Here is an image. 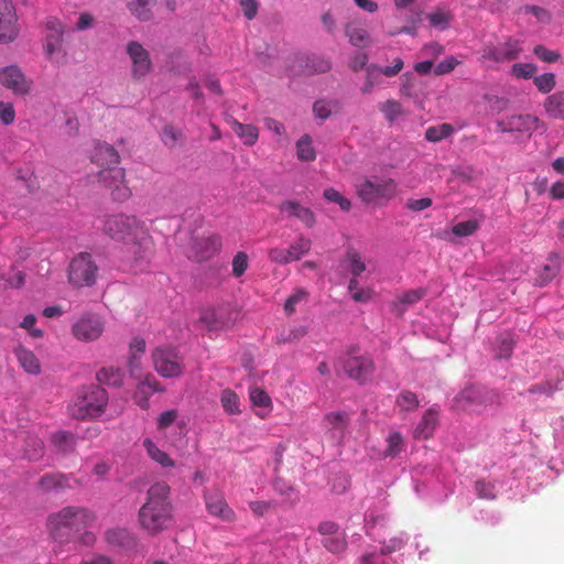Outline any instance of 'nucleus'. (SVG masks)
Here are the masks:
<instances>
[{
    "mask_svg": "<svg viewBox=\"0 0 564 564\" xmlns=\"http://www.w3.org/2000/svg\"><path fill=\"white\" fill-rule=\"evenodd\" d=\"M104 231L122 242L132 254L134 267H142L154 252V241L145 224L133 215L117 214L106 217Z\"/></svg>",
    "mask_w": 564,
    "mask_h": 564,
    "instance_id": "nucleus-1",
    "label": "nucleus"
},
{
    "mask_svg": "<svg viewBox=\"0 0 564 564\" xmlns=\"http://www.w3.org/2000/svg\"><path fill=\"white\" fill-rule=\"evenodd\" d=\"M95 521L96 514L88 508L67 506L48 514L45 527L53 541L65 544L83 530L93 527Z\"/></svg>",
    "mask_w": 564,
    "mask_h": 564,
    "instance_id": "nucleus-2",
    "label": "nucleus"
},
{
    "mask_svg": "<svg viewBox=\"0 0 564 564\" xmlns=\"http://www.w3.org/2000/svg\"><path fill=\"white\" fill-rule=\"evenodd\" d=\"M171 488L166 482H155L148 490L145 503L139 510V522L150 534L167 528L172 520Z\"/></svg>",
    "mask_w": 564,
    "mask_h": 564,
    "instance_id": "nucleus-3",
    "label": "nucleus"
},
{
    "mask_svg": "<svg viewBox=\"0 0 564 564\" xmlns=\"http://www.w3.org/2000/svg\"><path fill=\"white\" fill-rule=\"evenodd\" d=\"M108 399V393L104 388L89 386L83 389L69 405V415L76 420L98 417L105 412Z\"/></svg>",
    "mask_w": 564,
    "mask_h": 564,
    "instance_id": "nucleus-4",
    "label": "nucleus"
},
{
    "mask_svg": "<svg viewBox=\"0 0 564 564\" xmlns=\"http://www.w3.org/2000/svg\"><path fill=\"white\" fill-rule=\"evenodd\" d=\"M397 183L390 177H375L362 181L357 186V194L367 204L382 205L397 195Z\"/></svg>",
    "mask_w": 564,
    "mask_h": 564,
    "instance_id": "nucleus-5",
    "label": "nucleus"
},
{
    "mask_svg": "<svg viewBox=\"0 0 564 564\" xmlns=\"http://www.w3.org/2000/svg\"><path fill=\"white\" fill-rule=\"evenodd\" d=\"M98 267L88 252H80L69 263L68 281L76 288L91 286L96 282Z\"/></svg>",
    "mask_w": 564,
    "mask_h": 564,
    "instance_id": "nucleus-6",
    "label": "nucleus"
},
{
    "mask_svg": "<svg viewBox=\"0 0 564 564\" xmlns=\"http://www.w3.org/2000/svg\"><path fill=\"white\" fill-rule=\"evenodd\" d=\"M97 182L110 191L111 197L117 202H126L131 197V189L126 180V171L119 165L99 170Z\"/></svg>",
    "mask_w": 564,
    "mask_h": 564,
    "instance_id": "nucleus-7",
    "label": "nucleus"
},
{
    "mask_svg": "<svg viewBox=\"0 0 564 564\" xmlns=\"http://www.w3.org/2000/svg\"><path fill=\"white\" fill-rule=\"evenodd\" d=\"M152 361L156 372L164 378L178 377L184 369L181 356L172 347H156L152 351Z\"/></svg>",
    "mask_w": 564,
    "mask_h": 564,
    "instance_id": "nucleus-8",
    "label": "nucleus"
},
{
    "mask_svg": "<svg viewBox=\"0 0 564 564\" xmlns=\"http://www.w3.org/2000/svg\"><path fill=\"white\" fill-rule=\"evenodd\" d=\"M351 349L348 356L343 360V368L345 373L352 380L360 384L369 382L375 372V362L367 355L356 356L352 355Z\"/></svg>",
    "mask_w": 564,
    "mask_h": 564,
    "instance_id": "nucleus-9",
    "label": "nucleus"
},
{
    "mask_svg": "<svg viewBox=\"0 0 564 564\" xmlns=\"http://www.w3.org/2000/svg\"><path fill=\"white\" fill-rule=\"evenodd\" d=\"M522 52V46L519 40L508 37L501 43H488L481 51V58L495 63H505L518 59Z\"/></svg>",
    "mask_w": 564,
    "mask_h": 564,
    "instance_id": "nucleus-10",
    "label": "nucleus"
},
{
    "mask_svg": "<svg viewBox=\"0 0 564 564\" xmlns=\"http://www.w3.org/2000/svg\"><path fill=\"white\" fill-rule=\"evenodd\" d=\"M104 332L105 322L97 314H84L72 325V335L83 343L97 340Z\"/></svg>",
    "mask_w": 564,
    "mask_h": 564,
    "instance_id": "nucleus-11",
    "label": "nucleus"
},
{
    "mask_svg": "<svg viewBox=\"0 0 564 564\" xmlns=\"http://www.w3.org/2000/svg\"><path fill=\"white\" fill-rule=\"evenodd\" d=\"M126 52L131 61V76L135 80L143 79L152 70L150 53L138 41L127 43Z\"/></svg>",
    "mask_w": 564,
    "mask_h": 564,
    "instance_id": "nucleus-12",
    "label": "nucleus"
},
{
    "mask_svg": "<svg viewBox=\"0 0 564 564\" xmlns=\"http://www.w3.org/2000/svg\"><path fill=\"white\" fill-rule=\"evenodd\" d=\"M0 84L18 96L28 95L32 87V80L17 65L0 68Z\"/></svg>",
    "mask_w": 564,
    "mask_h": 564,
    "instance_id": "nucleus-13",
    "label": "nucleus"
},
{
    "mask_svg": "<svg viewBox=\"0 0 564 564\" xmlns=\"http://www.w3.org/2000/svg\"><path fill=\"white\" fill-rule=\"evenodd\" d=\"M18 34V17L13 3L9 0H0V44L13 42Z\"/></svg>",
    "mask_w": 564,
    "mask_h": 564,
    "instance_id": "nucleus-14",
    "label": "nucleus"
},
{
    "mask_svg": "<svg viewBox=\"0 0 564 564\" xmlns=\"http://www.w3.org/2000/svg\"><path fill=\"white\" fill-rule=\"evenodd\" d=\"M403 66L404 63L401 57H395L391 66L368 65L366 67V82L361 87V93L364 95L370 94L373 87L380 83V75L394 77L402 70Z\"/></svg>",
    "mask_w": 564,
    "mask_h": 564,
    "instance_id": "nucleus-15",
    "label": "nucleus"
},
{
    "mask_svg": "<svg viewBox=\"0 0 564 564\" xmlns=\"http://www.w3.org/2000/svg\"><path fill=\"white\" fill-rule=\"evenodd\" d=\"M488 392L476 386L462 390L454 399V405L462 411H478L487 405Z\"/></svg>",
    "mask_w": 564,
    "mask_h": 564,
    "instance_id": "nucleus-16",
    "label": "nucleus"
},
{
    "mask_svg": "<svg viewBox=\"0 0 564 564\" xmlns=\"http://www.w3.org/2000/svg\"><path fill=\"white\" fill-rule=\"evenodd\" d=\"M324 427L333 440H343L350 424V414L344 411H333L324 415Z\"/></svg>",
    "mask_w": 564,
    "mask_h": 564,
    "instance_id": "nucleus-17",
    "label": "nucleus"
},
{
    "mask_svg": "<svg viewBox=\"0 0 564 564\" xmlns=\"http://www.w3.org/2000/svg\"><path fill=\"white\" fill-rule=\"evenodd\" d=\"M90 160L100 170L110 169V166L120 164L118 151L106 142H97L91 153Z\"/></svg>",
    "mask_w": 564,
    "mask_h": 564,
    "instance_id": "nucleus-18",
    "label": "nucleus"
},
{
    "mask_svg": "<svg viewBox=\"0 0 564 564\" xmlns=\"http://www.w3.org/2000/svg\"><path fill=\"white\" fill-rule=\"evenodd\" d=\"M539 119L532 115H513L498 122L502 132H528L535 129Z\"/></svg>",
    "mask_w": 564,
    "mask_h": 564,
    "instance_id": "nucleus-19",
    "label": "nucleus"
},
{
    "mask_svg": "<svg viewBox=\"0 0 564 564\" xmlns=\"http://www.w3.org/2000/svg\"><path fill=\"white\" fill-rule=\"evenodd\" d=\"M194 258L197 261H204L213 257L221 248V238L218 235L195 238L192 243Z\"/></svg>",
    "mask_w": 564,
    "mask_h": 564,
    "instance_id": "nucleus-20",
    "label": "nucleus"
},
{
    "mask_svg": "<svg viewBox=\"0 0 564 564\" xmlns=\"http://www.w3.org/2000/svg\"><path fill=\"white\" fill-rule=\"evenodd\" d=\"M279 210L288 217H295L306 227L311 228L315 225L316 218L312 209L303 206L296 200H284L279 205Z\"/></svg>",
    "mask_w": 564,
    "mask_h": 564,
    "instance_id": "nucleus-21",
    "label": "nucleus"
},
{
    "mask_svg": "<svg viewBox=\"0 0 564 564\" xmlns=\"http://www.w3.org/2000/svg\"><path fill=\"white\" fill-rule=\"evenodd\" d=\"M440 411L432 406L427 409L414 429L413 436L417 440H429L438 425Z\"/></svg>",
    "mask_w": 564,
    "mask_h": 564,
    "instance_id": "nucleus-22",
    "label": "nucleus"
},
{
    "mask_svg": "<svg viewBox=\"0 0 564 564\" xmlns=\"http://www.w3.org/2000/svg\"><path fill=\"white\" fill-rule=\"evenodd\" d=\"M205 502L208 512L224 520H231L234 511L229 508L224 495L218 490L209 491L205 495Z\"/></svg>",
    "mask_w": 564,
    "mask_h": 564,
    "instance_id": "nucleus-23",
    "label": "nucleus"
},
{
    "mask_svg": "<svg viewBox=\"0 0 564 564\" xmlns=\"http://www.w3.org/2000/svg\"><path fill=\"white\" fill-rule=\"evenodd\" d=\"M47 34L45 43V53L52 58L53 54L62 50L64 29L56 19H48L46 22Z\"/></svg>",
    "mask_w": 564,
    "mask_h": 564,
    "instance_id": "nucleus-24",
    "label": "nucleus"
},
{
    "mask_svg": "<svg viewBox=\"0 0 564 564\" xmlns=\"http://www.w3.org/2000/svg\"><path fill=\"white\" fill-rule=\"evenodd\" d=\"M228 123L246 147H252L258 142L259 129L256 126L241 123L235 118H230Z\"/></svg>",
    "mask_w": 564,
    "mask_h": 564,
    "instance_id": "nucleus-25",
    "label": "nucleus"
},
{
    "mask_svg": "<svg viewBox=\"0 0 564 564\" xmlns=\"http://www.w3.org/2000/svg\"><path fill=\"white\" fill-rule=\"evenodd\" d=\"M425 294L426 290L422 288L404 292L395 301L392 302V313L401 316L406 311L408 306L421 301Z\"/></svg>",
    "mask_w": 564,
    "mask_h": 564,
    "instance_id": "nucleus-26",
    "label": "nucleus"
},
{
    "mask_svg": "<svg viewBox=\"0 0 564 564\" xmlns=\"http://www.w3.org/2000/svg\"><path fill=\"white\" fill-rule=\"evenodd\" d=\"M14 355L20 366L30 375H39L41 372V364L33 351L19 346L14 349Z\"/></svg>",
    "mask_w": 564,
    "mask_h": 564,
    "instance_id": "nucleus-27",
    "label": "nucleus"
},
{
    "mask_svg": "<svg viewBox=\"0 0 564 564\" xmlns=\"http://www.w3.org/2000/svg\"><path fill=\"white\" fill-rule=\"evenodd\" d=\"M51 443L58 453L70 454L76 448L77 438L72 432L57 431L52 434Z\"/></svg>",
    "mask_w": 564,
    "mask_h": 564,
    "instance_id": "nucleus-28",
    "label": "nucleus"
},
{
    "mask_svg": "<svg viewBox=\"0 0 564 564\" xmlns=\"http://www.w3.org/2000/svg\"><path fill=\"white\" fill-rule=\"evenodd\" d=\"M156 0H126L130 13L140 21H149L153 17L152 8Z\"/></svg>",
    "mask_w": 564,
    "mask_h": 564,
    "instance_id": "nucleus-29",
    "label": "nucleus"
},
{
    "mask_svg": "<svg viewBox=\"0 0 564 564\" xmlns=\"http://www.w3.org/2000/svg\"><path fill=\"white\" fill-rule=\"evenodd\" d=\"M543 107L550 118L564 120V91H556L547 96Z\"/></svg>",
    "mask_w": 564,
    "mask_h": 564,
    "instance_id": "nucleus-30",
    "label": "nucleus"
},
{
    "mask_svg": "<svg viewBox=\"0 0 564 564\" xmlns=\"http://www.w3.org/2000/svg\"><path fill=\"white\" fill-rule=\"evenodd\" d=\"M299 62H305L304 68L301 70L303 75L324 74L332 68L330 61L322 56L300 57Z\"/></svg>",
    "mask_w": 564,
    "mask_h": 564,
    "instance_id": "nucleus-31",
    "label": "nucleus"
},
{
    "mask_svg": "<svg viewBox=\"0 0 564 564\" xmlns=\"http://www.w3.org/2000/svg\"><path fill=\"white\" fill-rule=\"evenodd\" d=\"M106 540L109 544L122 549H129L134 545V536L126 529H111L106 532Z\"/></svg>",
    "mask_w": 564,
    "mask_h": 564,
    "instance_id": "nucleus-32",
    "label": "nucleus"
},
{
    "mask_svg": "<svg viewBox=\"0 0 564 564\" xmlns=\"http://www.w3.org/2000/svg\"><path fill=\"white\" fill-rule=\"evenodd\" d=\"M143 447L152 460L161 465L162 467H174L175 462L170 457L167 453L160 449L151 438L143 441Z\"/></svg>",
    "mask_w": 564,
    "mask_h": 564,
    "instance_id": "nucleus-33",
    "label": "nucleus"
},
{
    "mask_svg": "<svg viewBox=\"0 0 564 564\" xmlns=\"http://www.w3.org/2000/svg\"><path fill=\"white\" fill-rule=\"evenodd\" d=\"M96 379L99 383L120 387L123 381V372L116 367H104L96 373Z\"/></svg>",
    "mask_w": 564,
    "mask_h": 564,
    "instance_id": "nucleus-34",
    "label": "nucleus"
},
{
    "mask_svg": "<svg viewBox=\"0 0 564 564\" xmlns=\"http://www.w3.org/2000/svg\"><path fill=\"white\" fill-rule=\"evenodd\" d=\"M68 486L65 475L59 473L45 474L39 480V488L45 492L63 489Z\"/></svg>",
    "mask_w": 564,
    "mask_h": 564,
    "instance_id": "nucleus-35",
    "label": "nucleus"
},
{
    "mask_svg": "<svg viewBox=\"0 0 564 564\" xmlns=\"http://www.w3.org/2000/svg\"><path fill=\"white\" fill-rule=\"evenodd\" d=\"M24 457L29 460H37L43 457L45 446L42 440L36 435H28L24 441Z\"/></svg>",
    "mask_w": 564,
    "mask_h": 564,
    "instance_id": "nucleus-36",
    "label": "nucleus"
},
{
    "mask_svg": "<svg viewBox=\"0 0 564 564\" xmlns=\"http://www.w3.org/2000/svg\"><path fill=\"white\" fill-rule=\"evenodd\" d=\"M345 34L349 39L351 45L356 47H366L370 43V36L368 32L362 29L348 23L345 26Z\"/></svg>",
    "mask_w": 564,
    "mask_h": 564,
    "instance_id": "nucleus-37",
    "label": "nucleus"
},
{
    "mask_svg": "<svg viewBox=\"0 0 564 564\" xmlns=\"http://www.w3.org/2000/svg\"><path fill=\"white\" fill-rule=\"evenodd\" d=\"M311 247V239L302 235L299 236L288 248L291 262L301 260L305 254L310 252Z\"/></svg>",
    "mask_w": 564,
    "mask_h": 564,
    "instance_id": "nucleus-38",
    "label": "nucleus"
},
{
    "mask_svg": "<svg viewBox=\"0 0 564 564\" xmlns=\"http://www.w3.org/2000/svg\"><path fill=\"white\" fill-rule=\"evenodd\" d=\"M296 156L300 161L312 162L316 159V152L308 134L302 135L296 142Z\"/></svg>",
    "mask_w": 564,
    "mask_h": 564,
    "instance_id": "nucleus-39",
    "label": "nucleus"
},
{
    "mask_svg": "<svg viewBox=\"0 0 564 564\" xmlns=\"http://www.w3.org/2000/svg\"><path fill=\"white\" fill-rule=\"evenodd\" d=\"M419 404L417 395L409 390L401 391L395 400V405L400 413L413 412L419 408Z\"/></svg>",
    "mask_w": 564,
    "mask_h": 564,
    "instance_id": "nucleus-40",
    "label": "nucleus"
},
{
    "mask_svg": "<svg viewBox=\"0 0 564 564\" xmlns=\"http://www.w3.org/2000/svg\"><path fill=\"white\" fill-rule=\"evenodd\" d=\"M386 441L387 447L383 452L384 457L394 458L404 449V440L400 432H390Z\"/></svg>",
    "mask_w": 564,
    "mask_h": 564,
    "instance_id": "nucleus-41",
    "label": "nucleus"
},
{
    "mask_svg": "<svg viewBox=\"0 0 564 564\" xmlns=\"http://www.w3.org/2000/svg\"><path fill=\"white\" fill-rule=\"evenodd\" d=\"M454 133V127L451 123H441L431 126L425 130V139L429 142H440L449 138Z\"/></svg>",
    "mask_w": 564,
    "mask_h": 564,
    "instance_id": "nucleus-42",
    "label": "nucleus"
},
{
    "mask_svg": "<svg viewBox=\"0 0 564 564\" xmlns=\"http://www.w3.org/2000/svg\"><path fill=\"white\" fill-rule=\"evenodd\" d=\"M220 403L227 414L235 415L241 412L239 397L231 389L223 390Z\"/></svg>",
    "mask_w": 564,
    "mask_h": 564,
    "instance_id": "nucleus-43",
    "label": "nucleus"
},
{
    "mask_svg": "<svg viewBox=\"0 0 564 564\" xmlns=\"http://www.w3.org/2000/svg\"><path fill=\"white\" fill-rule=\"evenodd\" d=\"M560 271V258L554 254L550 258V262L543 267L542 272L539 274L536 279V283L540 286H544L550 283Z\"/></svg>",
    "mask_w": 564,
    "mask_h": 564,
    "instance_id": "nucleus-44",
    "label": "nucleus"
},
{
    "mask_svg": "<svg viewBox=\"0 0 564 564\" xmlns=\"http://www.w3.org/2000/svg\"><path fill=\"white\" fill-rule=\"evenodd\" d=\"M307 334L306 326H297L288 330H282L275 338L279 345L300 341Z\"/></svg>",
    "mask_w": 564,
    "mask_h": 564,
    "instance_id": "nucleus-45",
    "label": "nucleus"
},
{
    "mask_svg": "<svg viewBox=\"0 0 564 564\" xmlns=\"http://www.w3.org/2000/svg\"><path fill=\"white\" fill-rule=\"evenodd\" d=\"M379 110L384 115L389 122H394L403 115L402 106L397 100H387L379 105Z\"/></svg>",
    "mask_w": 564,
    "mask_h": 564,
    "instance_id": "nucleus-46",
    "label": "nucleus"
},
{
    "mask_svg": "<svg viewBox=\"0 0 564 564\" xmlns=\"http://www.w3.org/2000/svg\"><path fill=\"white\" fill-rule=\"evenodd\" d=\"M183 133L172 124H166L162 129L161 140L169 148H175L182 140Z\"/></svg>",
    "mask_w": 564,
    "mask_h": 564,
    "instance_id": "nucleus-47",
    "label": "nucleus"
},
{
    "mask_svg": "<svg viewBox=\"0 0 564 564\" xmlns=\"http://www.w3.org/2000/svg\"><path fill=\"white\" fill-rule=\"evenodd\" d=\"M308 293L304 289H296L285 301L284 312L288 316H291L296 311V305L305 301Z\"/></svg>",
    "mask_w": 564,
    "mask_h": 564,
    "instance_id": "nucleus-48",
    "label": "nucleus"
},
{
    "mask_svg": "<svg viewBox=\"0 0 564 564\" xmlns=\"http://www.w3.org/2000/svg\"><path fill=\"white\" fill-rule=\"evenodd\" d=\"M479 229V223L475 219L460 221L453 226L452 232L457 237H469Z\"/></svg>",
    "mask_w": 564,
    "mask_h": 564,
    "instance_id": "nucleus-49",
    "label": "nucleus"
},
{
    "mask_svg": "<svg viewBox=\"0 0 564 564\" xmlns=\"http://www.w3.org/2000/svg\"><path fill=\"white\" fill-rule=\"evenodd\" d=\"M533 83L539 91L547 94L555 87V75L553 73H544L533 77Z\"/></svg>",
    "mask_w": 564,
    "mask_h": 564,
    "instance_id": "nucleus-50",
    "label": "nucleus"
},
{
    "mask_svg": "<svg viewBox=\"0 0 564 564\" xmlns=\"http://www.w3.org/2000/svg\"><path fill=\"white\" fill-rule=\"evenodd\" d=\"M323 545L332 553H340L346 549V540L344 534L337 533L333 536H326Z\"/></svg>",
    "mask_w": 564,
    "mask_h": 564,
    "instance_id": "nucleus-51",
    "label": "nucleus"
},
{
    "mask_svg": "<svg viewBox=\"0 0 564 564\" xmlns=\"http://www.w3.org/2000/svg\"><path fill=\"white\" fill-rule=\"evenodd\" d=\"M536 72V66L531 63H516L511 67V75L516 78H532Z\"/></svg>",
    "mask_w": 564,
    "mask_h": 564,
    "instance_id": "nucleus-52",
    "label": "nucleus"
},
{
    "mask_svg": "<svg viewBox=\"0 0 564 564\" xmlns=\"http://www.w3.org/2000/svg\"><path fill=\"white\" fill-rule=\"evenodd\" d=\"M324 197L332 203L338 204L340 209L344 212H348L351 207L350 200L344 197L337 189L335 188H326L324 191Z\"/></svg>",
    "mask_w": 564,
    "mask_h": 564,
    "instance_id": "nucleus-53",
    "label": "nucleus"
},
{
    "mask_svg": "<svg viewBox=\"0 0 564 564\" xmlns=\"http://www.w3.org/2000/svg\"><path fill=\"white\" fill-rule=\"evenodd\" d=\"M347 259L349 261L350 273L354 276H359L366 270V264L356 250H349L347 252Z\"/></svg>",
    "mask_w": 564,
    "mask_h": 564,
    "instance_id": "nucleus-54",
    "label": "nucleus"
},
{
    "mask_svg": "<svg viewBox=\"0 0 564 564\" xmlns=\"http://www.w3.org/2000/svg\"><path fill=\"white\" fill-rule=\"evenodd\" d=\"M432 26L446 29L449 24L452 15L443 10H436L427 15Z\"/></svg>",
    "mask_w": 564,
    "mask_h": 564,
    "instance_id": "nucleus-55",
    "label": "nucleus"
},
{
    "mask_svg": "<svg viewBox=\"0 0 564 564\" xmlns=\"http://www.w3.org/2000/svg\"><path fill=\"white\" fill-rule=\"evenodd\" d=\"M249 397H250V401L256 406H262V408L271 406V399H270L269 394L260 388L251 389Z\"/></svg>",
    "mask_w": 564,
    "mask_h": 564,
    "instance_id": "nucleus-56",
    "label": "nucleus"
},
{
    "mask_svg": "<svg viewBox=\"0 0 564 564\" xmlns=\"http://www.w3.org/2000/svg\"><path fill=\"white\" fill-rule=\"evenodd\" d=\"M248 256L243 251L237 252V254L232 259V274L236 278H240L243 275L246 270L248 269Z\"/></svg>",
    "mask_w": 564,
    "mask_h": 564,
    "instance_id": "nucleus-57",
    "label": "nucleus"
},
{
    "mask_svg": "<svg viewBox=\"0 0 564 564\" xmlns=\"http://www.w3.org/2000/svg\"><path fill=\"white\" fill-rule=\"evenodd\" d=\"M513 350V339L510 335H503L499 338V346L497 351L498 358H509Z\"/></svg>",
    "mask_w": 564,
    "mask_h": 564,
    "instance_id": "nucleus-58",
    "label": "nucleus"
},
{
    "mask_svg": "<svg viewBox=\"0 0 564 564\" xmlns=\"http://www.w3.org/2000/svg\"><path fill=\"white\" fill-rule=\"evenodd\" d=\"M0 120L6 126H10L14 122L15 110L11 102L0 101Z\"/></svg>",
    "mask_w": 564,
    "mask_h": 564,
    "instance_id": "nucleus-59",
    "label": "nucleus"
},
{
    "mask_svg": "<svg viewBox=\"0 0 564 564\" xmlns=\"http://www.w3.org/2000/svg\"><path fill=\"white\" fill-rule=\"evenodd\" d=\"M533 53L535 56H538L541 61L546 63H555L560 59L561 55L554 51H550L543 45H535L533 48Z\"/></svg>",
    "mask_w": 564,
    "mask_h": 564,
    "instance_id": "nucleus-60",
    "label": "nucleus"
},
{
    "mask_svg": "<svg viewBox=\"0 0 564 564\" xmlns=\"http://www.w3.org/2000/svg\"><path fill=\"white\" fill-rule=\"evenodd\" d=\"M268 258L271 262L279 263V264H288L291 262L288 248H271L268 251Z\"/></svg>",
    "mask_w": 564,
    "mask_h": 564,
    "instance_id": "nucleus-61",
    "label": "nucleus"
},
{
    "mask_svg": "<svg viewBox=\"0 0 564 564\" xmlns=\"http://www.w3.org/2000/svg\"><path fill=\"white\" fill-rule=\"evenodd\" d=\"M237 1L243 12V15L248 20H252L256 18V15L258 13V9H259V2L257 0H237Z\"/></svg>",
    "mask_w": 564,
    "mask_h": 564,
    "instance_id": "nucleus-62",
    "label": "nucleus"
},
{
    "mask_svg": "<svg viewBox=\"0 0 564 564\" xmlns=\"http://www.w3.org/2000/svg\"><path fill=\"white\" fill-rule=\"evenodd\" d=\"M177 411L176 410H167L162 412L158 417V429L159 430H165L169 426H171L175 420L177 419Z\"/></svg>",
    "mask_w": 564,
    "mask_h": 564,
    "instance_id": "nucleus-63",
    "label": "nucleus"
},
{
    "mask_svg": "<svg viewBox=\"0 0 564 564\" xmlns=\"http://www.w3.org/2000/svg\"><path fill=\"white\" fill-rule=\"evenodd\" d=\"M475 489L479 498L481 499H494V487L491 484L484 480H477L475 482Z\"/></svg>",
    "mask_w": 564,
    "mask_h": 564,
    "instance_id": "nucleus-64",
    "label": "nucleus"
}]
</instances>
